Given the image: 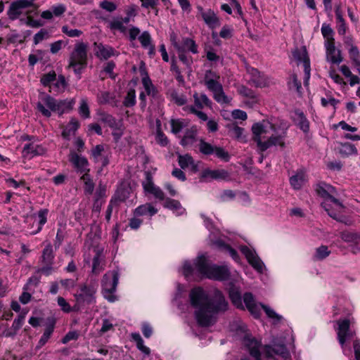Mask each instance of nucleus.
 I'll use <instances>...</instances> for the list:
<instances>
[{"instance_id": "f704fd0d", "label": "nucleus", "mask_w": 360, "mask_h": 360, "mask_svg": "<svg viewBox=\"0 0 360 360\" xmlns=\"http://www.w3.org/2000/svg\"><path fill=\"white\" fill-rule=\"evenodd\" d=\"M340 153L342 155L348 156L357 153V150L354 144L350 143H344L341 144Z\"/></svg>"}, {"instance_id": "4be33fe9", "label": "nucleus", "mask_w": 360, "mask_h": 360, "mask_svg": "<svg viewBox=\"0 0 360 360\" xmlns=\"http://www.w3.org/2000/svg\"><path fill=\"white\" fill-rule=\"evenodd\" d=\"M96 47L95 55L100 59L107 60L115 53L113 48L109 46H105L102 44L94 43Z\"/></svg>"}, {"instance_id": "0eeeda50", "label": "nucleus", "mask_w": 360, "mask_h": 360, "mask_svg": "<svg viewBox=\"0 0 360 360\" xmlns=\"http://www.w3.org/2000/svg\"><path fill=\"white\" fill-rule=\"evenodd\" d=\"M315 191L320 197L330 200L341 208L344 207L342 203L333 195L337 193V191L335 188L331 185L321 181L316 184Z\"/></svg>"}, {"instance_id": "9d476101", "label": "nucleus", "mask_w": 360, "mask_h": 360, "mask_svg": "<svg viewBox=\"0 0 360 360\" xmlns=\"http://www.w3.org/2000/svg\"><path fill=\"white\" fill-rule=\"evenodd\" d=\"M96 289L94 285L83 284L80 285V293L75 295V297L78 302L90 304L96 302Z\"/></svg>"}, {"instance_id": "3c124183", "label": "nucleus", "mask_w": 360, "mask_h": 360, "mask_svg": "<svg viewBox=\"0 0 360 360\" xmlns=\"http://www.w3.org/2000/svg\"><path fill=\"white\" fill-rule=\"evenodd\" d=\"M238 93L246 98H250L252 99H255L257 98L255 91L247 86L242 85L238 89Z\"/></svg>"}, {"instance_id": "7ed1b4c3", "label": "nucleus", "mask_w": 360, "mask_h": 360, "mask_svg": "<svg viewBox=\"0 0 360 360\" xmlns=\"http://www.w3.org/2000/svg\"><path fill=\"white\" fill-rule=\"evenodd\" d=\"M41 101L37 103V109L44 117H50L51 111L58 112L60 115L72 109L74 102L68 100H56L50 95L43 94Z\"/></svg>"}, {"instance_id": "c85d7f7f", "label": "nucleus", "mask_w": 360, "mask_h": 360, "mask_svg": "<svg viewBox=\"0 0 360 360\" xmlns=\"http://www.w3.org/2000/svg\"><path fill=\"white\" fill-rule=\"evenodd\" d=\"M229 298L232 303L237 307L243 309L241 295L239 290L234 286L230 288L229 290Z\"/></svg>"}, {"instance_id": "aec40b11", "label": "nucleus", "mask_w": 360, "mask_h": 360, "mask_svg": "<svg viewBox=\"0 0 360 360\" xmlns=\"http://www.w3.org/2000/svg\"><path fill=\"white\" fill-rule=\"evenodd\" d=\"M338 338L340 344L343 346L346 342V338L349 335L350 322L348 319L338 320Z\"/></svg>"}, {"instance_id": "13d9d810", "label": "nucleus", "mask_w": 360, "mask_h": 360, "mask_svg": "<svg viewBox=\"0 0 360 360\" xmlns=\"http://www.w3.org/2000/svg\"><path fill=\"white\" fill-rule=\"evenodd\" d=\"M62 32L70 37H79L82 32L77 29H70L68 25L62 27Z\"/></svg>"}, {"instance_id": "2f4dec72", "label": "nucleus", "mask_w": 360, "mask_h": 360, "mask_svg": "<svg viewBox=\"0 0 360 360\" xmlns=\"http://www.w3.org/2000/svg\"><path fill=\"white\" fill-rule=\"evenodd\" d=\"M330 254L328 246L321 245L316 249L315 254L313 256L314 261H321L326 259Z\"/></svg>"}, {"instance_id": "8fccbe9b", "label": "nucleus", "mask_w": 360, "mask_h": 360, "mask_svg": "<svg viewBox=\"0 0 360 360\" xmlns=\"http://www.w3.org/2000/svg\"><path fill=\"white\" fill-rule=\"evenodd\" d=\"M56 79V74L54 71H51L46 74L42 75L41 78V82L44 86L50 85L51 82L55 81Z\"/></svg>"}, {"instance_id": "473e14b6", "label": "nucleus", "mask_w": 360, "mask_h": 360, "mask_svg": "<svg viewBox=\"0 0 360 360\" xmlns=\"http://www.w3.org/2000/svg\"><path fill=\"white\" fill-rule=\"evenodd\" d=\"M360 233L345 231L340 233V238L346 243L354 245Z\"/></svg>"}, {"instance_id": "5fc2aeb1", "label": "nucleus", "mask_w": 360, "mask_h": 360, "mask_svg": "<svg viewBox=\"0 0 360 360\" xmlns=\"http://www.w3.org/2000/svg\"><path fill=\"white\" fill-rule=\"evenodd\" d=\"M285 136V132H283V134L278 136L272 135L269 137L272 146L278 145L281 148L285 147L284 138Z\"/></svg>"}, {"instance_id": "ea45409f", "label": "nucleus", "mask_w": 360, "mask_h": 360, "mask_svg": "<svg viewBox=\"0 0 360 360\" xmlns=\"http://www.w3.org/2000/svg\"><path fill=\"white\" fill-rule=\"evenodd\" d=\"M144 174L145 180L142 182V185L144 191L148 193L155 186V184L153 181V176L149 171H146Z\"/></svg>"}, {"instance_id": "ddd939ff", "label": "nucleus", "mask_w": 360, "mask_h": 360, "mask_svg": "<svg viewBox=\"0 0 360 360\" xmlns=\"http://www.w3.org/2000/svg\"><path fill=\"white\" fill-rule=\"evenodd\" d=\"M230 178V174L225 169H204L200 174L202 179H216V180H228Z\"/></svg>"}, {"instance_id": "603ef678", "label": "nucleus", "mask_w": 360, "mask_h": 360, "mask_svg": "<svg viewBox=\"0 0 360 360\" xmlns=\"http://www.w3.org/2000/svg\"><path fill=\"white\" fill-rule=\"evenodd\" d=\"M217 244L219 245V246L224 248L226 251H228L229 255H231V257L235 261H238L239 260V259H240L239 255H238L237 251L235 249L231 248L230 245L225 244L222 241L217 242Z\"/></svg>"}, {"instance_id": "1a4fd4ad", "label": "nucleus", "mask_w": 360, "mask_h": 360, "mask_svg": "<svg viewBox=\"0 0 360 360\" xmlns=\"http://www.w3.org/2000/svg\"><path fill=\"white\" fill-rule=\"evenodd\" d=\"M240 250L245 255L249 264L255 270L259 273L263 272L264 264L254 250H250L246 245H241Z\"/></svg>"}, {"instance_id": "e2e57ef3", "label": "nucleus", "mask_w": 360, "mask_h": 360, "mask_svg": "<svg viewBox=\"0 0 360 360\" xmlns=\"http://www.w3.org/2000/svg\"><path fill=\"white\" fill-rule=\"evenodd\" d=\"M139 39L143 47L147 48L151 44V37L148 32H143L139 37Z\"/></svg>"}, {"instance_id": "e433bc0d", "label": "nucleus", "mask_w": 360, "mask_h": 360, "mask_svg": "<svg viewBox=\"0 0 360 360\" xmlns=\"http://www.w3.org/2000/svg\"><path fill=\"white\" fill-rule=\"evenodd\" d=\"M115 98V96L108 91H103L98 96V102L102 105L112 104Z\"/></svg>"}, {"instance_id": "4468645a", "label": "nucleus", "mask_w": 360, "mask_h": 360, "mask_svg": "<svg viewBox=\"0 0 360 360\" xmlns=\"http://www.w3.org/2000/svg\"><path fill=\"white\" fill-rule=\"evenodd\" d=\"M197 8L205 22L210 28H214L219 25V18L212 10L208 9L205 11L202 7L200 6H198Z\"/></svg>"}, {"instance_id": "f8f14e48", "label": "nucleus", "mask_w": 360, "mask_h": 360, "mask_svg": "<svg viewBox=\"0 0 360 360\" xmlns=\"http://www.w3.org/2000/svg\"><path fill=\"white\" fill-rule=\"evenodd\" d=\"M69 161L74 165L77 172L84 174L89 172V169L87 168L89 162L85 157L80 156L75 152H71L69 157Z\"/></svg>"}, {"instance_id": "5701e85b", "label": "nucleus", "mask_w": 360, "mask_h": 360, "mask_svg": "<svg viewBox=\"0 0 360 360\" xmlns=\"http://www.w3.org/2000/svg\"><path fill=\"white\" fill-rule=\"evenodd\" d=\"M45 153L46 150L44 147L40 145H35L34 143L25 144L22 150L24 157H27L30 155V158H32L37 155H42Z\"/></svg>"}, {"instance_id": "393cba45", "label": "nucleus", "mask_w": 360, "mask_h": 360, "mask_svg": "<svg viewBox=\"0 0 360 360\" xmlns=\"http://www.w3.org/2000/svg\"><path fill=\"white\" fill-rule=\"evenodd\" d=\"M197 132V128L195 126H193L191 128L187 129L180 141L181 145L183 146L192 145L196 140Z\"/></svg>"}, {"instance_id": "0e129e2a", "label": "nucleus", "mask_w": 360, "mask_h": 360, "mask_svg": "<svg viewBox=\"0 0 360 360\" xmlns=\"http://www.w3.org/2000/svg\"><path fill=\"white\" fill-rule=\"evenodd\" d=\"M104 150V147L103 145H96L93 149L91 150V155L94 159L95 162H99V158L103 156L102 153Z\"/></svg>"}, {"instance_id": "7c9ffc66", "label": "nucleus", "mask_w": 360, "mask_h": 360, "mask_svg": "<svg viewBox=\"0 0 360 360\" xmlns=\"http://www.w3.org/2000/svg\"><path fill=\"white\" fill-rule=\"evenodd\" d=\"M349 58L357 70H360V53L356 46H352L348 50Z\"/></svg>"}, {"instance_id": "4d7b16f0", "label": "nucleus", "mask_w": 360, "mask_h": 360, "mask_svg": "<svg viewBox=\"0 0 360 360\" xmlns=\"http://www.w3.org/2000/svg\"><path fill=\"white\" fill-rule=\"evenodd\" d=\"M252 131L254 135V138L260 137L262 134L266 133L264 127L261 122L254 124L252 127Z\"/></svg>"}, {"instance_id": "cd10ccee", "label": "nucleus", "mask_w": 360, "mask_h": 360, "mask_svg": "<svg viewBox=\"0 0 360 360\" xmlns=\"http://www.w3.org/2000/svg\"><path fill=\"white\" fill-rule=\"evenodd\" d=\"M164 207L169 210L176 211L178 215L183 214L186 210L182 207L179 200L167 198L164 202Z\"/></svg>"}, {"instance_id": "f3484780", "label": "nucleus", "mask_w": 360, "mask_h": 360, "mask_svg": "<svg viewBox=\"0 0 360 360\" xmlns=\"http://www.w3.org/2000/svg\"><path fill=\"white\" fill-rule=\"evenodd\" d=\"M25 314H20L16 319H14L11 328H6L0 333V336H5L7 338H13L17 334L18 331L21 328L24 323Z\"/></svg>"}, {"instance_id": "09e8293b", "label": "nucleus", "mask_w": 360, "mask_h": 360, "mask_svg": "<svg viewBox=\"0 0 360 360\" xmlns=\"http://www.w3.org/2000/svg\"><path fill=\"white\" fill-rule=\"evenodd\" d=\"M321 33L326 41H335L334 32L329 25L323 24L321 27Z\"/></svg>"}, {"instance_id": "a19ab883", "label": "nucleus", "mask_w": 360, "mask_h": 360, "mask_svg": "<svg viewBox=\"0 0 360 360\" xmlns=\"http://www.w3.org/2000/svg\"><path fill=\"white\" fill-rule=\"evenodd\" d=\"M48 212H49V210L47 209H42L38 212V217L39 219V227H38L37 230L36 231L32 233V234H36V233H39V231H41L42 226L46 224V222L47 221Z\"/></svg>"}, {"instance_id": "72a5a7b5", "label": "nucleus", "mask_w": 360, "mask_h": 360, "mask_svg": "<svg viewBox=\"0 0 360 360\" xmlns=\"http://www.w3.org/2000/svg\"><path fill=\"white\" fill-rule=\"evenodd\" d=\"M288 86L290 90L295 89L300 96L302 95V84L295 74L291 75L290 80L288 82Z\"/></svg>"}, {"instance_id": "864d4df0", "label": "nucleus", "mask_w": 360, "mask_h": 360, "mask_svg": "<svg viewBox=\"0 0 360 360\" xmlns=\"http://www.w3.org/2000/svg\"><path fill=\"white\" fill-rule=\"evenodd\" d=\"M214 153L218 158H219L225 162H228L230 159V155H229V153L227 151H226L221 147L216 146Z\"/></svg>"}, {"instance_id": "69168bd1", "label": "nucleus", "mask_w": 360, "mask_h": 360, "mask_svg": "<svg viewBox=\"0 0 360 360\" xmlns=\"http://www.w3.org/2000/svg\"><path fill=\"white\" fill-rule=\"evenodd\" d=\"M254 141L257 143V145L262 152L266 150L272 146L270 139L266 141H262L261 137L254 138Z\"/></svg>"}, {"instance_id": "a18cd8bd", "label": "nucleus", "mask_w": 360, "mask_h": 360, "mask_svg": "<svg viewBox=\"0 0 360 360\" xmlns=\"http://www.w3.org/2000/svg\"><path fill=\"white\" fill-rule=\"evenodd\" d=\"M136 104V95L135 91L134 89H131L127 92V96L124 98L123 101V105L125 107L130 108L133 107Z\"/></svg>"}, {"instance_id": "6e6552de", "label": "nucleus", "mask_w": 360, "mask_h": 360, "mask_svg": "<svg viewBox=\"0 0 360 360\" xmlns=\"http://www.w3.org/2000/svg\"><path fill=\"white\" fill-rule=\"evenodd\" d=\"M35 0H16L13 1L7 11L8 18L11 20L17 19L21 14V9L29 7H34L37 10L38 6L34 2Z\"/></svg>"}, {"instance_id": "79ce46f5", "label": "nucleus", "mask_w": 360, "mask_h": 360, "mask_svg": "<svg viewBox=\"0 0 360 360\" xmlns=\"http://www.w3.org/2000/svg\"><path fill=\"white\" fill-rule=\"evenodd\" d=\"M141 75L143 76L142 77V83L145 88L146 91L148 94H150V89L153 87V84L151 82L150 79L149 78L147 72L145 69H140Z\"/></svg>"}, {"instance_id": "39448f33", "label": "nucleus", "mask_w": 360, "mask_h": 360, "mask_svg": "<svg viewBox=\"0 0 360 360\" xmlns=\"http://www.w3.org/2000/svg\"><path fill=\"white\" fill-rule=\"evenodd\" d=\"M119 281V272L112 271L106 273L102 278V294L103 297L109 302H113L117 300V296L115 292Z\"/></svg>"}, {"instance_id": "20e7f679", "label": "nucleus", "mask_w": 360, "mask_h": 360, "mask_svg": "<svg viewBox=\"0 0 360 360\" xmlns=\"http://www.w3.org/2000/svg\"><path fill=\"white\" fill-rule=\"evenodd\" d=\"M88 46L84 42H79L75 45L73 51L71 52L69 58L68 68H72L75 74L81 78V74L84 69L87 66Z\"/></svg>"}, {"instance_id": "4c0bfd02", "label": "nucleus", "mask_w": 360, "mask_h": 360, "mask_svg": "<svg viewBox=\"0 0 360 360\" xmlns=\"http://www.w3.org/2000/svg\"><path fill=\"white\" fill-rule=\"evenodd\" d=\"M184 123L185 122L184 120L172 119L170 121L172 132L175 134L180 132L184 129V127H186Z\"/></svg>"}, {"instance_id": "c03bdc74", "label": "nucleus", "mask_w": 360, "mask_h": 360, "mask_svg": "<svg viewBox=\"0 0 360 360\" xmlns=\"http://www.w3.org/2000/svg\"><path fill=\"white\" fill-rule=\"evenodd\" d=\"M261 307L264 309L267 316L270 319H272L274 320L275 323H278L281 319L282 316L276 314L272 309H271L269 307L263 304L262 303L259 304Z\"/></svg>"}, {"instance_id": "052dcab7", "label": "nucleus", "mask_w": 360, "mask_h": 360, "mask_svg": "<svg viewBox=\"0 0 360 360\" xmlns=\"http://www.w3.org/2000/svg\"><path fill=\"white\" fill-rule=\"evenodd\" d=\"M300 121L298 123V126L301 130H302L304 133H307L309 130V123L306 117L304 115L303 112H300L299 114Z\"/></svg>"}, {"instance_id": "a211bd4d", "label": "nucleus", "mask_w": 360, "mask_h": 360, "mask_svg": "<svg viewBox=\"0 0 360 360\" xmlns=\"http://www.w3.org/2000/svg\"><path fill=\"white\" fill-rule=\"evenodd\" d=\"M248 73L250 75L248 84L255 87H264L266 85V79L264 75L255 68H248Z\"/></svg>"}, {"instance_id": "49530a36", "label": "nucleus", "mask_w": 360, "mask_h": 360, "mask_svg": "<svg viewBox=\"0 0 360 360\" xmlns=\"http://www.w3.org/2000/svg\"><path fill=\"white\" fill-rule=\"evenodd\" d=\"M182 46L184 47L185 51L187 49L193 53H198V48L195 42L190 38H184Z\"/></svg>"}, {"instance_id": "dca6fc26", "label": "nucleus", "mask_w": 360, "mask_h": 360, "mask_svg": "<svg viewBox=\"0 0 360 360\" xmlns=\"http://www.w3.org/2000/svg\"><path fill=\"white\" fill-rule=\"evenodd\" d=\"M264 350L267 357H270L273 354H275L287 359L290 355L286 346L283 343H274L272 346L266 345Z\"/></svg>"}, {"instance_id": "680f3d73", "label": "nucleus", "mask_w": 360, "mask_h": 360, "mask_svg": "<svg viewBox=\"0 0 360 360\" xmlns=\"http://www.w3.org/2000/svg\"><path fill=\"white\" fill-rule=\"evenodd\" d=\"M214 94V98L217 102L221 103H229V98L225 95L223 88L221 90H219L217 92H215Z\"/></svg>"}, {"instance_id": "6e6d98bb", "label": "nucleus", "mask_w": 360, "mask_h": 360, "mask_svg": "<svg viewBox=\"0 0 360 360\" xmlns=\"http://www.w3.org/2000/svg\"><path fill=\"white\" fill-rule=\"evenodd\" d=\"M231 136L238 140H243L245 137L243 136L244 129L234 125L230 129Z\"/></svg>"}, {"instance_id": "9b49d317", "label": "nucleus", "mask_w": 360, "mask_h": 360, "mask_svg": "<svg viewBox=\"0 0 360 360\" xmlns=\"http://www.w3.org/2000/svg\"><path fill=\"white\" fill-rule=\"evenodd\" d=\"M243 342L250 356L255 358V360H261V352L259 350L261 342L249 335H245Z\"/></svg>"}, {"instance_id": "bf43d9fd", "label": "nucleus", "mask_w": 360, "mask_h": 360, "mask_svg": "<svg viewBox=\"0 0 360 360\" xmlns=\"http://www.w3.org/2000/svg\"><path fill=\"white\" fill-rule=\"evenodd\" d=\"M293 57L296 60H297L298 63H302L303 66L304 67V61L306 60H309V58L307 56V53L306 50L301 52L299 50H296L292 53Z\"/></svg>"}, {"instance_id": "2eb2a0df", "label": "nucleus", "mask_w": 360, "mask_h": 360, "mask_svg": "<svg viewBox=\"0 0 360 360\" xmlns=\"http://www.w3.org/2000/svg\"><path fill=\"white\" fill-rule=\"evenodd\" d=\"M325 46L328 60L335 64H339L342 61L341 51L340 50H336L335 41H326Z\"/></svg>"}, {"instance_id": "b1692460", "label": "nucleus", "mask_w": 360, "mask_h": 360, "mask_svg": "<svg viewBox=\"0 0 360 360\" xmlns=\"http://www.w3.org/2000/svg\"><path fill=\"white\" fill-rule=\"evenodd\" d=\"M193 97L194 99L195 108H197L198 109H202L205 106L210 108L212 107V103L205 94H198L195 92Z\"/></svg>"}, {"instance_id": "c756f323", "label": "nucleus", "mask_w": 360, "mask_h": 360, "mask_svg": "<svg viewBox=\"0 0 360 360\" xmlns=\"http://www.w3.org/2000/svg\"><path fill=\"white\" fill-rule=\"evenodd\" d=\"M84 182V191L86 194L91 195L94 192L95 184L90 174L87 172L81 176Z\"/></svg>"}, {"instance_id": "bb28decb", "label": "nucleus", "mask_w": 360, "mask_h": 360, "mask_svg": "<svg viewBox=\"0 0 360 360\" xmlns=\"http://www.w3.org/2000/svg\"><path fill=\"white\" fill-rule=\"evenodd\" d=\"M54 258L53 246L49 243L44 248L40 259L42 264H53Z\"/></svg>"}, {"instance_id": "37998d69", "label": "nucleus", "mask_w": 360, "mask_h": 360, "mask_svg": "<svg viewBox=\"0 0 360 360\" xmlns=\"http://www.w3.org/2000/svg\"><path fill=\"white\" fill-rule=\"evenodd\" d=\"M41 279V276L38 274L34 273V275H32L27 281V283L23 287L24 290H31V286L33 285L34 287H37Z\"/></svg>"}, {"instance_id": "c9c22d12", "label": "nucleus", "mask_w": 360, "mask_h": 360, "mask_svg": "<svg viewBox=\"0 0 360 360\" xmlns=\"http://www.w3.org/2000/svg\"><path fill=\"white\" fill-rule=\"evenodd\" d=\"M216 146H213L210 143L205 141L203 139L200 140L199 150L204 155H208L214 154Z\"/></svg>"}, {"instance_id": "de8ad7c7", "label": "nucleus", "mask_w": 360, "mask_h": 360, "mask_svg": "<svg viewBox=\"0 0 360 360\" xmlns=\"http://www.w3.org/2000/svg\"><path fill=\"white\" fill-rule=\"evenodd\" d=\"M179 165L181 169H184L187 168L189 165H193V159L188 154L184 155H179Z\"/></svg>"}, {"instance_id": "412c9836", "label": "nucleus", "mask_w": 360, "mask_h": 360, "mask_svg": "<svg viewBox=\"0 0 360 360\" xmlns=\"http://www.w3.org/2000/svg\"><path fill=\"white\" fill-rule=\"evenodd\" d=\"M99 121L105 124L113 130H119L122 123L117 121L115 117L105 112H98Z\"/></svg>"}, {"instance_id": "423d86ee", "label": "nucleus", "mask_w": 360, "mask_h": 360, "mask_svg": "<svg viewBox=\"0 0 360 360\" xmlns=\"http://www.w3.org/2000/svg\"><path fill=\"white\" fill-rule=\"evenodd\" d=\"M126 16L121 18H115L110 22L109 27L111 30H119L122 33H124L127 27L124 26V23L127 24L130 22L131 18H134L137 15V6L134 4L128 6L125 8Z\"/></svg>"}, {"instance_id": "f03ea898", "label": "nucleus", "mask_w": 360, "mask_h": 360, "mask_svg": "<svg viewBox=\"0 0 360 360\" xmlns=\"http://www.w3.org/2000/svg\"><path fill=\"white\" fill-rule=\"evenodd\" d=\"M198 271L202 276L217 281H227L231 272L227 266L210 264L204 255L198 257L195 263Z\"/></svg>"}, {"instance_id": "a878e982", "label": "nucleus", "mask_w": 360, "mask_h": 360, "mask_svg": "<svg viewBox=\"0 0 360 360\" xmlns=\"http://www.w3.org/2000/svg\"><path fill=\"white\" fill-rule=\"evenodd\" d=\"M158 212V210L150 203L141 205L134 210V214L136 217H140L148 214L153 216Z\"/></svg>"}, {"instance_id": "6ab92c4d", "label": "nucleus", "mask_w": 360, "mask_h": 360, "mask_svg": "<svg viewBox=\"0 0 360 360\" xmlns=\"http://www.w3.org/2000/svg\"><path fill=\"white\" fill-rule=\"evenodd\" d=\"M213 77L219 78V77L217 76L211 70H206L205 74V84L207 88L214 94L221 90L223 87L222 85L216 79H214Z\"/></svg>"}, {"instance_id": "338daca9", "label": "nucleus", "mask_w": 360, "mask_h": 360, "mask_svg": "<svg viewBox=\"0 0 360 360\" xmlns=\"http://www.w3.org/2000/svg\"><path fill=\"white\" fill-rule=\"evenodd\" d=\"M79 112L84 118H88L90 116V111L88 104L85 100H82L81 104L79 108Z\"/></svg>"}, {"instance_id": "58836bf2", "label": "nucleus", "mask_w": 360, "mask_h": 360, "mask_svg": "<svg viewBox=\"0 0 360 360\" xmlns=\"http://www.w3.org/2000/svg\"><path fill=\"white\" fill-rule=\"evenodd\" d=\"M303 181L304 174L302 173H297L290 178V185L296 190L302 187Z\"/></svg>"}, {"instance_id": "774afa93", "label": "nucleus", "mask_w": 360, "mask_h": 360, "mask_svg": "<svg viewBox=\"0 0 360 360\" xmlns=\"http://www.w3.org/2000/svg\"><path fill=\"white\" fill-rule=\"evenodd\" d=\"M156 141L162 146H165L168 144L169 140L165 134L158 128L156 134Z\"/></svg>"}, {"instance_id": "f257e3e1", "label": "nucleus", "mask_w": 360, "mask_h": 360, "mask_svg": "<svg viewBox=\"0 0 360 360\" xmlns=\"http://www.w3.org/2000/svg\"><path fill=\"white\" fill-rule=\"evenodd\" d=\"M190 302L195 311V318L201 327H209L215 323L217 314L228 309V302L222 292L215 290L213 299H210L208 294L201 288H193L189 293Z\"/></svg>"}]
</instances>
